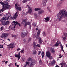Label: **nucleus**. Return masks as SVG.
<instances>
[{
	"mask_svg": "<svg viewBox=\"0 0 67 67\" xmlns=\"http://www.w3.org/2000/svg\"><path fill=\"white\" fill-rule=\"evenodd\" d=\"M31 38H29L28 40V42H30V41H31Z\"/></svg>",
	"mask_w": 67,
	"mask_h": 67,
	"instance_id": "49530a36",
	"label": "nucleus"
},
{
	"mask_svg": "<svg viewBox=\"0 0 67 67\" xmlns=\"http://www.w3.org/2000/svg\"><path fill=\"white\" fill-rule=\"evenodd\" d=\"M5 62V60H3V61H2V63H4Z\"/></svg>",
	"mask_w": 67,
	"mask_h": 67,
	"instance_id": "69168bd1",
	"label": "nucleus"
},
{
	"mask_svg": "<svg viewBox=\"0 0 67 67\" xmlns=\"http://www.w3.org/2000/svg\"><path fill=\"white\" fill-rule=\"evenodd\" d=\"M49 65H52V61H49Z\"/></svg>",
	"mask_w": 67,
	"mask_h": 67,
	"instance_id": "c756f323",
	"label": "nucleus"
},
{
	"mask_svg": "<svg viewBox=\"0 0 67 67\" xmlns=\"http://www.w3.org/2000/svg\"><path fill=\"white\" fill-rule=\"evenodd\" d=\"M17 24L18 25H19L20 26H21V25L20 23H19L18 22H17V21H16V22L15 21H13V24L12 25L10 26L9 27V30H13L15 28V25H17Z\"/></svg>",
	"mask_w": 67,
	"mask_h": 67,
	"instance_id": "f03ea898",
	"label": "nucleus"
},
{
	"mask_svg": "<svg viewBox=\"0 0 67 67\" xmlns=\"http://www.w3.org/2000/svg\"><path fill=\"white\" fill-rule=\"evenodd\" d=\"M39 64L40 65L42 64V61L41 60L39 61Z\"/></svg>",
	"mask_w": 67,
	"mask_h": 67,
	"instance_id": "58836bf2",
	"label": "nucleus"
},
{
	"mask_svg": "<svg viewBox=\"0 0 67 67\" xmlns=\"http://www.w3.org/2000/svg\"><path fill=\"white\" fill-rule=\"evenodd\" d=\"M34 16L35 18H36L38 16L35 13L34 14Z\"/></svg>",
	"mask_w": 67,
	"mask_h": 67,
	"instance_id": "c85d7f7f",
	"label": "nucleus"
},
{
	"mask_svg": "<svg viewBox=\"0 0 67 67\" xmlns=\"http://www.w3.org/2000/svg\"><path fill=\"white\" fill-rule=\"evenodd\" d=\"M12 65V63L10 64H9V67H11Z\"/></svg>",
	"mask_w": 67,
	"mask_h": 67,
	"instance_id": "052dcab7",
	"label": "nucleus"
},
{
	"mask_svg": "<svg viewBox=\"0 0 67 67\" xmlns=\"http://www.w3.org/2000/svg\"><path fill=\"white\" fill-rule=\"evenodd\" d=\"M67 16V12L65 9H63L59 11V12L57 14V16H56V19L57 20L58 19L59 21H61L63 18H65Z\"/></svg>",
	"mask_w": 67,
	"mask_h": 67,
	"instance_id": "f257e3e1",
	"label": "nucleus"
},
{
	"mask_svg": "<svg viewBox=\"0 0 67 67\" xmlns=\"http://www.w3.org/2000/svg\"><path fill=\"white\" fill-rule=\"evenodd\" d=\"M20 48H18L17 49V51H20Z\"/></svg>",
	"mask_w": 67,
	"mask_h": 67,
	"instance_id": "4d7b16f0",
	"label": "nucleus"
},
{
	"mask_svg": "<svg viewBox=\"0 0 67 67\" xmlns=\"http://www.w3.org/2000/svg\"><path fill=\"white\" fill-rule=\"evenodd\" d=\"M37 47H41V45L40 44H38L36 45Z\"/></svg>",
	"mask_w": 67,
	"mask_h": 67,
	"instance_id": "e433bc0d",
	"label": "nucleus"
},
{
	"mask_svg": "<svg viewBox=\"0 0 67 67\" xmlns=\"http://www.w3.org/2000/svg\"><path fill=\"white\" fill-rule=\"evenodd\" d=\"M48 11L50 12V11H51V9H50V8L49 7H48Z\"/></svg>",
	"mask_w": 67,
	"mask_h": 67,
	"instance_id": "a19ab883",
	"label": "nucleus"
},
{
	"mask_svg": "<svg viewBox=\"0 0 67 67\" xmlns=\"http://www.w3.org/2000/svg\"><path fill=\"white\" fill-rule=\"evenodd\" d=\"M36 42H34L33 43L32 45L33 47H34V48H35V47H36Z\"/></svg>",
	"mask_w": 67,
	"mask_h": 67,
	"instance_id": "5701e85b",
	"label": "nucleus"
},
{
	"mask_svg": "<svg viewBox=\"0 0 67 67\" xmlns=\"http://www.w3.org/2000/svg\"><path fill=\"white\" fill-rule=\"evenodd\" d=\"M25 64H27V65H28V66H29V65H30V62H28L27 61L25 62Z\"/></svg>",
	"mask_w": 67,
	"mask_h": 67,
	"instance_id": "cd10ccee",
	"label": "nucleus"
},
{
	"mask_svg": "<svg viewBox=\"0 0 67 67\" xmlns=\"http://www.w3.org/2000/svg\"><path fill=\"white\" fill-rule=\"evenodd\" d=\"M26 7H28V11L26 13V14H27V13H29V14H31L32 12V8L31 7L29 6V5H27Z\"/></svg>",
	"mask_w": 67,
	"mask_h": 67,
	"instance_id": "6e6552de",
	"label": "nucleus"
},
{
	"mask_svg": "<svg viewBox=\"0 0 67 67\" xmlns=\"http://www.w3.org/2000/svg\"><path fill=\"white\" fill-rule=\"evenodd\" d=\"M44 20H46V22H48V21H49V20H50L49 18L48 17L45 18Z\"/></svg>",
	"mask_w": 67,
	"mask_h": 67,
	"instance_id": "b1692460",
	"label": "nucleus"
},
{
	"mask_svg": "<svg viewBox=\"0 0 67 67\" xmlns=\"http://www.w3.org/2000/svg\"><path fill=\"white\" fill-rule=\"evenodd\" d=\"M9 15L10 14L9 13H7L6 15L4 16L3 18H2L1 20V21L2 22H4V21L3 20H6L10 19V18H9Z\"/></svg>",
	"mask_w": 67,
	"mask_h": 67,
	"instance_id": "20e7f679",
	"label": "nucleus"
},
{
	"mask_svg": "<svg viewBox=\"0 0 67 67\" xmlns=\"http://www.w3.org/2000/svg\"><path fill=\"white\" fill-rule=\"evenodd\" d=\"M27 22H26V20L25 19L23 20L21 22V24L22 25H25L24 26H25L26 25V24Z\"/></svg>",
	"mask_w": 67,
	"mask_h": 67,
	"instance_id": "f3484780",
	"label": "nucleus"
},
{
	"mask_svg": "<svg viewBox=\"0 0 67 67\" xmlns=\"http://www.w3.org/2000/svg\"><path fill=\"white\" fill-rule=\"evenodd\" d=\"M18 12H16L15 14L14 15L13 17H12L11 18V20H15L16 18L18 17Z\"/></svg>",
	"mask_w": 67,
	"mask_h": 67,
	"instance_id": "f8f14e48",
	"label": "nucleus"
},
{
	"mask_svg": "<svg viewBox=\"0 0 67 67\" xmlns=\"http://www.w3.org/2000/svg\"><path fill=\"white\" fill-rule=\"evenodd\" d=\"M19 5H18L17 4H15V8L16 9L18 10L19 11H21V7H19Z\"/></svg>",
	"mask_w": 67,
	"mask_h": 67,
	"instance_id": "4468645a",
	"label": "nucleus"
},
{
	"mask_svg": "<svg viewBox=\"0 0 67 67\" xmlns=\"http://www.w3.org/2000/svg\"><path fill=\"white\" fill-rule=\"evenodd\" d=\"M46 54L47 57H49L51 56V52H50L48 51L46 53Z\"/></svg>",
	"mask_w": 67,
	"mask_h": 67,
	"instance_id": "aec40b11",
	"label": "nucleus"
},
{
	"mask_svg": "<svg viewBox=\"0 0 67 67\" xmlns=\"http://www.w3.org/2000/svg\"><path fill=\"white\" fill-rule=\"evenodd\" d=\"M30 64L29 65V67H32L35 65V60L34 59H32L30 62Z\"/></svg>",
	"mask_w": 67,
	"mask_h": 67,
	"instance_id": "1a4fd4ad",
	"label": "nucleus"
},
{
	"mask_svg": "<svg viewBox=\"0 0 67 67\" xmlns=\"http://www.w3.org/2000/svg\"><path fill=\"white\" fill-rule=\"evenodd\" d=\"M16 44L14 43H11L9 45H7L8 47L7 49L9 51L11 48V49H12L13 48H14V47L15 46Z\"/></svg>",
	"mask_w": 67,
	"mask_h": 67,
	"instance_id": "7ed1b4c3",
	"label": "nucleus"
},
{
	"mask_svg": "<svg viewBox=\"0 0 67 67\" xmlns=\"http://www.w3.org/2000/svg\"><path fill=\"white\" fill-rule=\"evenodd\" d=\"M2 23V25L4 26H7L10 24V21H6L5 22L3 21Z\"/></svg>",
	"mask_w": 67,
	"mask_h": 67,
	"instance_id": "9b49d317",
	"label": "nucleus"
},
{
	"mask_svg": "<svg viewBox=\"0 0 67 67\" xmlns=\"http://www.w3.org/2000/svg\"><path fill=\"white\" fill-rule=\"evenodd\" d=\"M32 59H32V58L31 57H30L28 59V60H29L30 61V62H31V61L32 60Z\"/></svg>",
	"mask_w": 67,
	"mask_h": 67,
	"instance_id": "f704fd0d",
	"label": "nucleus"
},
{
	"mask_svg": "<svg viewBox=\"0 0 67 67\" xmlns=\"http://www.w3.org/2000/svg\"><path fill=\"white\" fill-rule=\"evenodd\" d=\"M17 64V63H16V62L15 63V66H16V64Z\"/></svg>",
	"mask_w": 67,
	"mask_h": 67,
	"instance_id": "774afa93",
	"label": "nucleus"
},
{
	"mask_svg": "<svg viewBox=\"0 0 67 67\" xmlns=\"http://www.w3.org/2000/svg\"><path fill=\"white\" fill-rule=\"evenodd\" d=\"M42 34L43 35V36H46V33H45V32H43Z\"/></svg>",
	"mask_w": 67,
	"mask_h": 67,
	"instance_id": "2f4dec72",
	"label": "nucleus"
},
{
	"mask_svg": "<svg viewBox=\"0 0 67 67\" xmlns=\"http://www.w3.org/2000/svg\"><path fill=\"white\" fill-rule=\"evenodd\" d=\"M59 44L60 45H61L60 46L61 51H62V52H64V50L63 49V46H62V45L61 44V43L60 42H59V41H58L57 43L53 45V46L57 47V46H59Z\"/></svg>",
	"mask_w": 67,
	"mask_h": 67,
	"instance_id": "423d86ee",
	"label": "nucleus"
},
{
	"mask_svg": "<svg viewBox=\"0 0 67 67\" xmlns=\"http://www.w3.org/2000/svg\"><path fill=\"white\" fill-rule=\"evenodd\" d=\"M0 3L2 5L4 9H6V7H11V6L9 5L7 2L5 1L4 2H0Z\"/></svg>",
	"mask_w": 67,
	"mask_h": 67,
	"instance_id": "39448f33",
	"label": "nucleus"
},
{
	"mask_svg": "<svg viewBox=\"0 0 67 67\" xmlns=\"http://www.w3.org/2000/svg\"><path fill=\"white\" fill-rule=\"evenodd\" d=\"M32 25L33 26H34V27H35V26H36V23L35 22H33L32 23Z\"/></svg>",
	"mask_w": 67,
	"mask_h": 67,
	"instance_id": "393cba45",
	"label": "nucleus"
},
{
	"mask_svg": "<svg viewBox=\"0 0 67 67\" xmlns=\"http://www.w3.org/2000/svg\"><path fill=\"white\" fill-rule=\"evenodd\" d=\"M41 55L42 57V58H43L44 56V52L43 51L42 52V53H41Z\"/></svg>",
	"mask_w": 67,
	"mask_h": 67,
	"instance_id": "bb28decb",
	"label": "nucleus"
},
{
	"mask_svg": "<svg viewBox=\"0 0 67 67\" xmlns=\"http://www.w3.org/2000/svg\"><path fill=\"white\" fill-rule=\"evenodd\" d=\"M3 27L2 26L1 28V30H3Z\"/></svg>",
	"mask_w": 67,
	"mask_h": 67,
	"instance_id": "13d9d810",
	"label": "nucleus"
},
{
	"mask_svg": "<svg viewBox=\"0 0 67 67\" xmlns=\"http://www.w3.org/2000/svg\"><path fill=\"white\" fill-rule=\"evenodd\" d=\"M10 7H6V8L4 9V7H3L2 9L0 10V13L2 12H3L4 10H8V9H9L10 8Z\"/></svg>",
	"mask_w": 67,
	"mask_h": 67,
	"instance_id": "dca6fc26",
	"label": "nucleus"
},
{
	"mask_svg": "<svg viewBox=\"0 0 67 67\" xmlns=\"http://www.w3.org/2000/svg\"><path fill=\"white\" fill-rule=\"evenodd\" d=\"M43 41L42 40V38L40 37H39L38 38V43L39 44H41L42 43Z\"/></svg>",
	"mask_w": 67,
	"mask_h": 67,
	"instance_id": "412c9836",
	"label": "nucleus"
},
{
	"mask_svg": "<svg viewBox=\"0 0 67 67\" xmlns=\"http://www.w3.org/2000/svg\"><path fill=\"white\" fill-rule=\"evenodd\" d=\"M54 48H51L50 49V51L51 52H52V51H54Z\"/></svg>",
	"mask_w": 67,
	"mask_h": 67,
	"instance_id": "37998d69",
	"label": "nucleus"
},
{
	"mask_svg": "<svg viewBox=\"0 0 67 67\" xmlns=\"http://www.w3.org/2000/svg\"><path fill=\"white\" fill-rule=\"evenodd\" d=\"M20 52L21 53H24V50L23 49L21 50L20 51Z\"/></svg>",
	"mask_w": 67,
	"mask_h": 67,
	"instance_id": "72a5a7b5",
	"label": "nucleus"
},
{
	"mask_svg": "<svg viewBox=\"0 0 67 67\" xmlns=\"http://www.w3.org/2000/svg\"><path fill=\"white\" fill-rule=\"evenodd\" d=\"M65 40H66V37H64L63 38V41H65Z\"/></svg>",
	"mask_w": 67,
	"mask_h": 67,
	"instance_id": "09e8293b",
	"label": "nucleus"
},
{
	"mask_svg": "<svg viewBox=\"0 0 67 67\" xmlns=\"http://www.w3.org/2000/svg\"><path fill=\"white\" fill-rule=\"evenodd\" d=\"M41 29H39L37 33L36 36L37 39H38V37H39V36H40V33H41Z\"/></svg>",
	"mask_w": 67,
	"mask_h": 67,
	"instance_id": "2eb2a0df",
	"label": "nucleus"
},
{
	"mask_svg": "<svg viewBox=\"0 0 67 67\" xmlns=\"http://www.w3.org/2000/svg\"><path fill=\"white\" fill-rule=\"evenodd\" d=\"M8 63V61H6L5 63V64H7Z\"/></svg>",
	"mask_w": 67,
	"mask_h": 67,
	"instance_id": "680f3d73",
	"label": "nucleus"
},
{
	"mask_svg": "<svg viewBox=\"0 0 67 67\" xmlns=\"http://www.w3.org/2000/svg\"><path fill=\"white\" fill-rule=\"evenodd\" d=\"M58 8H62V5H59L58 6Z\"/></svg>",
	"mask_w": 67,
	"mask_h": 67,
	"instance_id": "3c124183",
	"label": "nucleus"
},
{
	"mask_svg": "<svg viewBox=\"0 0 67 67\" xmlns=\"http://www.w3.org/2000/svg\"><path fill=\"white\" fill-rule=\"evenodd\" d=\"M62 21L63 22H65V20H63Z\"/></svg>",
	"mask_w": 67,
	"mask_h": 67,
	"instance_id": "e2e57ef3",
	"label": "nucleus"
},
{
	"mask_svg": "<svg viewBox=\"0 0 67 67\" xmlns=\"http://www.w3.org/2000/svg\"><path fill=\"white\" fill-rule=\"evenodd\" d=\"M41 51H39L38 52V55H40V54H41Z\"/></svg>",
	"mask_w": 67,
	"mask_h": 67,
	"instance_id": "6e6d98bb",
	"label": "nucleus"
},
{
	"mask_svg": "<svg viewBox=\"0 0 67 67\" xmlns=\"http://www.w3.org/2000/svg\"><path fill=\"white\" fill-rule=\"evenodd\" d=\"M63 64L64 66H66V63L65 62H64V63H63Z\"/></svg>",
	"mask_w": 67,
	"mask_h": 67,
	"instance_id": "bf43d9fd",
	"label": "nucleus"
},
{
	"mask_svg": "<svg viewBox=\"0 0 67 67\" xmlns=\"http://www.w3.org/2000/svg\"><path fill=\"white\" fill-rule=\"evenodd\" d=\"M23 43H26V40H23Z\"/></svg>",
	"mask_w": 67,
	"mask_h": 67,
	"instance_id": "ea45409f",
	"label": "nucleus"
},
{
	"mask_svg": "<svg viewBox=\"0 0 67 67\" xmlns=\"http://www.w3.org/2000/svg\"><path fill=\"white\" fill-rule=\"evenodd\" d=\"M26 2H27L26 0H23V3H25Z\"/></svg>",
	"mask_w": 67,
	"mask_h": 67,
	"instance_id": "c03bdc74",
	"label": "nucleus"
},
{
	"mask_svg": "<svg viewBox=\"0 0 67 67\" xmlns=\"http://www.w3.org/2000/svg\"><path fill=\"white\" fill-rule=\"evenodd\" d=\"M53 41V42H55V40H52Z\"/></svg>",
	"mask_w": 67,
	"mask_h": 67,
	"instance_id": "0e129e2a",
	"label": "nucleus"
},
{
	"mask_svg": "<svg viewBox=\"0 0 67 67\" xmlns=\"http://www.w3.org/2000/svg\"><path fill=\"white\" fill-rule=\"evenodd\" d=\"M0 47L1 48H3V45H0Z\"/></svg>",
	"mask_w": 67,
	"mask_h": 67,
	"instance_id": "864d4df0",
	"label": "nucleus"
},
{
	"mask_svg": "<svg viewBox=\"0 0 67 67\" xmlns=\"http://www.w3.org/2000/svg\"><path fill=\"white\" fill-rule=\"evenodd\" d=\"M33 53L34 55H36L37 54V52H36L35 50H34L33 51Z\"/></svg>",
	"mask_w": 67,
	"mask_h": 67,
	"instance_id": "a878e982",
	"label": "nucleus"
},
{
	"mask_svg": "<svg viewBox=\"0 0 67 67\" xmlns=\"http://www.w3.org/2000/svg\"><path fill=\"white\" fill-rule=\"evenodd\" d=\"M34 10L36 11H38V13L40 15L41 14H42L44 12V10H41V9L39 8H35L34 9Z\"/></svg>",
	"mask_w": 67,
	"mask_h": 67,
	"instance_id": "0eeeda50",
	"label": "nucleus"
},
{
	"mask_svg": "<svg viewBox=\"0 0 67 67\" xmlns=\"http://www.w3.org/2000/svg\"><path fill=\"white\" fill-rule=\"evenodd\" d=\"M8 36H9V34L7 33H6L2 34L1 36L2 38H5L6 37H7Z\"/></svg>",
	"mask_w": 67,
	"mask_h": 67,
	"instance_id": "9d476101",
	"label": "nucleus"
},
{
	"mask_svg": "<svg viewBox=\"0 0 67 67\" xmlns=\"http://www.w3.org/2000/svg\"><path fill=\"white\" fill-rule=\"evenodd\" d=\"M46 2H47V0H43L42 1V4L43 7L46 6Z\"/></svg>",
	"mask_w": 67,
	"mask_h": 67,
	"instance_id": "a211bd4d",
	"label": "nucleus"
},
{
	"mask_svg": "<svg viewBox=\"0 0 67 67\" xmlns=\"http://www.w3.org/2000/svg\"><path fill=\"white\" fill-rule=\"evenodd\" d=\"M55 63H56V61L54 60H53L52 61V65H54V64H55Z\"/></svg>",
	"mask_w": 67,
	"mask_h": 67,
	"instance_id": "7c9ffc66",
	"label": "nucleus"
},
{
	"mask_svg": "<svg viewBox=\"0 0 67 67\" xmlns=\"http://www.w3.org/2000/svg\"><path fill=\"white\" fill-rule=\"evenodd\" d=\"M27 25H29L30 26L29 28V29H31V28L32 27V25H31V24L30 22H27L25 26H27Z\"/></svg>",
	"mask_w": 67,
	"mask_h": 67,
	"instance_id": "6ab92c4d",
	"label": "nucleus"
},
{
	"mask_svg": "<svg viewBox=\"0 0 67 67\" xmlns=\"http://www.w3.org/2000/svg\"><path fill=\"white\" fill-rule=\"evenodd\" d=\"M36 34H35L33 36V37L34 38H35V37H36Z\"/></svg>",
	"mask_w": 67,
	"mask_h": 67,
	"instance_id": "603ef678",
	"label": "nucleus"
},
{
	"mask_svg": "<svg viewBox=\"0 0 67 67\" xmlns=\"http://www.w3.org/2000/svg\"><path fill=\"white\" fill-rule=\"evenodd\" d=\"M22 60L23 62H25V58H23L22 59Z\"/></svg>",
	"mask_w": 67,
	"mask_h": 67,
	"instance_id": "5fc2aeb1",
	"label": "nucleus"
},
{
	"mask_svg": "<svg viewBox=\"0 0 67 67\" xmlns=\"http://www.w3.org/2000/svg\"><path fill=\"white\" fill-rule=\"evenodd\" d=\"M48 57L49 59H52V58H53V57L52 56H51V55L50 56Z\"/></svg>",
	"mask_w": 67,
	"mask_h": 67,
	"instance_id": "de8ad7c7",
	"label": "nucleus"
},
{
	"mask_svg": "<svg viewBox=\"0 0 67 67\" xmlns=\"http://www.w3.org/2000/svg\"><path fill=\"white\" fill-rule=\"evenodd\" d=\"M15 57H18V60H20V57H21V55H19V54H15Z\"/></svg>",
	"mask_w": 67,
	"mask_h": 67,
	"instance_id": "4be33fe9",
	"label": "nucleus"
},
{
	"mask_svg": "<svg viewBox=\"0 0 67 67\" xmlns=\"http://www.w3.org/2000/svg\"><path fill=\"white\" fill-rule=\"evenodd\" d=\"M29 66V65H27L26 64V63L25 64V67H28Z\"/></svg>",
	"mask_w": 67,
	"mask_h": 67,
	"instance_id": "4c0bfd02",
	"label": "nucleus"
},
{
	"mask_svg": "<svg viewBox=\"0 0 67 67\" xmlns=\"http://www.w3.org/2000/svg\"><path fill=\"white\" fill-rule=\"evenodd\" d=\"M38 26H37L36 27V30L37 31L38 30Z\"/></svg>",
	"mask_w": 67,
	"mask_h": 67,
	"instance_id": "a18cd8bd",
	"label": "nucleus"
},
{
	"mask_svg": "<svg viewBox=\"0 0 67 67\" xmlns=\"http://www.w3.org/2000/svg\"><path fill=\"white\" fill-rule=\"evenodd\" d=\"M64 35L65 36V37H66L67 36V33H64Z\"/></svg>",
	"mask_w": 67,
	"mask_h": 67,
	"instance_id": "8fccbe9b",
	"label": "nucleus"
},
{
	"mask_svg": "<svg viewBox=\"0 0 67 67\" xmlns=\"http://www.w3.org/2000/svg\"><path fill=\"white\" fill-rule=\"evenodd\" d=\"M16 66V67H19V65H17Z\"/></svg>",
	"mask_w": 67,
	"mask_h": 67,
	"instance_id": "338daca9",
	"label": "nucleus"
},
{
	"mask_svg": "<svg viewBox=\"0 0 67 67\" xmlns=\"http://www.w3.org/2000/svg\"><path fill=\"white\" fill-rule=\"evenodd\" d=\"M59 57H58V58H62V57H63V55H62V54H60L59 55Z\"/></svg>",
	"mask_w": 67,
	"mask_h": 67,
	"instance_id": "c9c22d12",
	"label": "nucleus"
},
{
	"mask_svg": "<svg viewBox=\"0 0 67 67\" xmlns=\"http://www.w3.org/2000/svg\"><path fill=\"white\" fill-rule=\"evenodd\" d=\"M51 52L52 53H53V54H54V53H55V50H54L53 51H52Z\"/></svg>",
	"mask_w": 67,
	"mask_h": 67,
	"instance_id": "79ce46f5",
	"label": "nucleus"
},
{
	"mask_svg": "<svg viewBox=\"0 0 67 67\" xmlns=\"http://www.w3.org/2000/svg\"><path fill=\"white\" fill-rule=\"evenodd\" d=\"M18 35H16L15 36H14V38L15 39H16L17 38H18Z\"/></svg>",
	"mask_w": 67,
	"mask_h": 67,
	"instance_id": "473e14b6",
	"label": "nucleus"
},
{
	"mask_svg": "<svg viewBox=\"0 0 67 67\" xmlns=\"http://www.w3.org/2000/svg\"><path fill=\"white\" fill-rule=\"evenodd\" d=\"M27 34V32L26 31V32H22L21 34V37H24L25 36H26V35Z\"/></svg>",
	"mask_w": 67,
	"mask_h": 67,
	"instance_id": "ddd939ff",
	"label": "nucleus"
}]
</instances>
